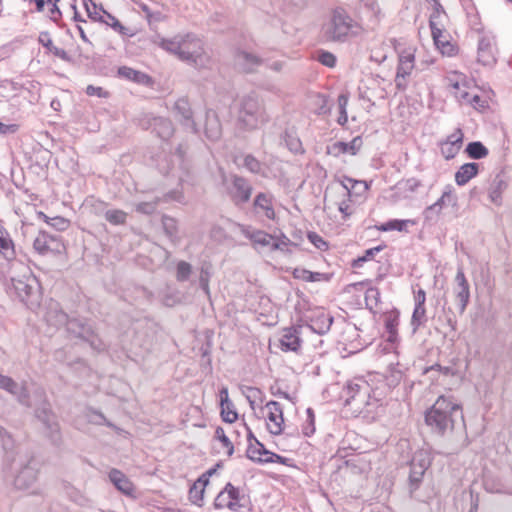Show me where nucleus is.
<instances>
[{
  "mask_svg": "<svg viewBox=\"0 0 512 512\" xmlns=\"http://www.w3.org/2000/svg\"><path fill=\"white\" fill-rule=\"evenodd\" d=\"M286 145L293 153H299L302 151V144L298 138L288 136L286 139Z\"/></svg>",
  "mask_w": 512,
  "mask_h": 512,
  "instance_id": "338daca9",
  "label": "nucleus"
},
{
  "mask_svg": "<svg viewBox=\"0 0 512 512\" xmlns=\"http://www.w3.org/2000/svg\"><path fill=\"white\" fill-rule=\"evenodd\" d=\"M431 464L430 454L426 450H418L414 453L410 464L409 480L415 488L421 482L425 471Z\"/></svg>",
  "mask_w": 512,
  "mask_h": 512,
  "instance_id": "f8f14e48",
  "label": "nucleus"
},
{
  "mask_svg": "<svg viewBox=\"0 0 512 512\" xmlns=\"http://www.w3.org/2000/svg\"><path fill=\"white\" fill-rule=\"evenodd\" d=\"M36 417L43 425V433L53 444L58 445L61 441V434L56 416L48 407L44 406L36 410Z\"/></svg>",
  "mask_w": 512,
  "mask_h": 512,
  "instance_id": "9b49d317",
  "label": "nucleus"
},
{
  "mask_svg": "<svg viewBox=\"0 0 512 512\" xmlns=\"http://www.w3.org/2000/svg\"><path fill=\"white\" fill-rule=\"evenodd\" d=\"M241 233L248 238L253 248L258 252L280 251L283 254L290 253L289 247L292 241L282 232L279 234H269L263 230L253 229L250 226L239 225Z\"/></svg>",
  "mask_w": 512,
  "mask_h": 512,
  "instance_id": "423d86ee",
  "label": "nucleus"
},
{
  "mask_svg": "<svg viewBox=\"0 0 512 512\" xmlns=\"http://www.w3.org/2000/svg\"><path fill=\"white\" fill-rule=\"evenodd\" d=\"M382 250V247L381 246H377V247H374V248H370V249H367L365 251V254L363 257H359L357 260L354 261V266H361V263L367 261V260H370L372 259V257L380 252Z\"/></svg>",
  "mask_w": 512,
  "mask_h": 512,
  "instance_id": "e2e57ef3",
  "label": "nucleus"
},
{
  "mask_svg": "<svg viewBox=\"0 0 512 512\" xmlns=\"http://www.w3.org/2000/svg\"><path fill=\"white\" fill-rule=\"evenodd\" d=\"M252 194V186L250 183L239 176H234L230 195L236 205L246 203Z\"/></svg>",
  "mask_w": 512,
  "mask_h": 512,
  "instance_id": "6ab92c4d",
  "label": "nucleus"
},
{
  "mask_svg": "<svg viewBox=\"0 0 512 512\" xmlns=\"http://www.w3.org/2000/svg\"><path fill=\"white\" fill-rule=\"evenodd\" d=\"M215 438L218 439L224 448L227 450V455L231 456L234 452V446L230 439L226 436L225 431L221 427H217L215 430Z\"/></svg>",
  "mask_w": 512,
  "mask_h": 512,
  "instance_id": "de8ad7c7",
  "label": "nucleus"
},
{
  "mask_svg": "<svg viewBox=\"0 0 512 512\" xmlns=\"http://www.w3.org/2000/svg\"><path fill=\"white\" fill-rule=\"evenodd\" d=\"M454 281L453 293L459 307V312L462 314L470 300V286L461 267L458 268Z\"/></svg>",
  "mask_w": 512,
  "mask_h": 512,
  "instance_id": "2eb2a0df",
  "label": "nucleus"
},
{
  "mask_svg": "<svg viewBox=\"0 0 512 512\" xmlns=\"http://www.w3.org/2000/svg\"><path fill=\"white\" fill-rule=\"evenodd\" d=\"M506 188H507V182L505 181L504 177L500 174H497L493 178V180L489 186L488 196H489L490 200L494 204L500 205L501 201H502V193L505 191Z\"/></svg>",
  "mask_w": 512,
  "mask_h": 512,
  "instance_id": "c756f323",
  "label": "nucleus"
},
{
  "mask_svg": "<svg viewBox=\"0 0 512 512\" xmlns=\"http://www.w3.org/2000/svg\"><path fill=\"white\" fill-rule=\"evenodd\" d=\"M237 106L238 125L244 130H256L269 121L263 100L254 92L239 98Z\"/></svg>",
  "mask_w": 512,
  "mask_h": 512,
  "instance_id": "20e7f679",
  "label": "nucleus"
},
{
  "mask_svg": "<svg viewBox=\"0 0 512 512\" xmlns=\"http://www.w3.org/2000/svg\"><path fill=\"white\" fill-rule=\"evenodd\" d=\"M0 442L4 450H10L13 448L14 441L12 436L0 426Z\"/></svg>",
  "mask_w": 512,
  "mask_h": 512,
  "instance_id": "052dcab7",
  "label": "nucleus"
},
{
  "mask_svg": "<svg viewBox=\"0 0 512 512\" xmlns=\"http://www.w3.org/2000/svg\"><path fill=\"white\" fill-rule=\"evenodd\" d=\"M162 222H163V227H164L166 233L170 237H173L177 232L175 220L170 217H164Z\"/></svg>",
  "mask_w": 512,
  "mask_h": 512,
  "instance_id": "0e129e2a",
  "label": "nucleus"
},
{
  "mask_svg": "<svg viewBox=\"0 0 512 512\" xmlns=\"http://www.w3.org/2000/svg\"><path fill=\"white\" fill-rule=\"evenodd\" d=\"M220 406H221V417H222L223 421L228 422V423H233L237 420L238 414H237L234 404L232 402L222 404Z\"/></svg>",
  "mask_w": 512,
  "mask_h": 512,
  "instance_id": "a18cd8bd",
  "label": "nucleus"
},
{
  "mask_svg": "<svg viewBox=\"0 0 512 512\" xmlns=\"http://www.w3.org/2000/svg\"><path fill=\"white\" fill-rule=\"evenodd\" d=\"M33 247L39 254L44 255L50 252H60L63 248V243L57 235L39 232L33 241Z\"/></svg>",
  "mask_w": 512,
  "mask_h": 512,
  "instance_id": "f3484780",
  "label": "nucleus"
},
{
  "mask_svg": "<svg viewBox=\"0 0 512 512\" xmlns=\"http://www.w3.org/2000/svg\"><path fill=\"white\" fill-rule=\"evenodd\" d=\"M437 49L445 56H453L457 53V47L450 41V36L446 30L440 33L432 34Z\"/></svg>",
  "mask_w": 512,
  "mask_h": 512,
  "instance_id": "b1692460",
  "label": "nucleus"
},
{
  "mask_svg": "<svg viewBox=\"0 0 512 512\" xmlns=\"http://www.w3.org/2000/svg\"><path fill=\"white\" fill-rule=\"evenodd\" d=\"M104 217L112 225H123L126 222L127 213L119 209H110L105 212Z\"/></svg>",
  "mask_w": 512,
  "mask_h": 512,
  "instance_id": "ea45409f",
  "label": "nucleus"
},
{
  "mask_svg": "<svg viewBox=\"0 0 512 512\" xmlns=\"http://www.w3.org/2000/svg\"><path fill=\"white\" fill-rule=\"evenodd\" d=\"M415 68L414 49L407 48L399 53L396 75L394 78L397 91L403 92L407 89Z\"/></svg>",
  "mask_w": 512,
  "mask_h": 512,
  "instance_id": "6e6552de",
  "label": "nucleus"
},
{
  "mask_svg": "<svg viewBox=\"0 0 512 512\" xmlns=\"http://www.w3.org/2000/svg\"><path fill=\"white\" fill-rule=\"evenodd\" d=\"M192 273V266L186 261H179L176 266V279L179 282L188 280Z\"/></svg>",
  "mask_w": 512,
  "mask_h": 512,
  "instance_id": "37998d69",
  "label": "nucleus"
},
{
  "mask_svg": "<svg viewBox=\"0 0 512 512\" xmlns=\"http://www.w3.org/2000/svg\"><path fill=\"white\" fill-rule=\"evenodd\" d=\"M56 326L65 325L67 332L74 335L76 338H80L87 343L90 347L96 351L104 349V344L100 338L95 335L92 327L78 319H68V316L60 311L56 315L54 323Z\"/></svg>",
  "mask_w": 512,
  "mask_h": 512,
  "instance_id": "0eeeda50",
  "label": "nucleus"
},
{
  "mask_svg": "<svg viewBox=\"0 0 512 512\" xmlns=\"http://www.w3.org/2000/svg\"><path fill=\"white\" fill-rule=\"evenodd\" d=\"M101 9H103V8L97 6V9L94 10L93 8H88V10L86 12L92 20L109 24L108 20L103 18V13H102Z\"/></svg>",
  "mask_w": 512,
  "mask_h": 512,
  "instance_id": "69168bd1",
  "label": "nucleus"
},
{
  "mask_svg": "<svg viewBox=\"0 0 512 512\" xmlns=\"http://www.w3.org/2000/svg\"><path fill=\"white\" fill-rule=\"evenodd\" d=\"M158 203V199L140 202L135 205V210L139 213L150 215L156 210Z\"/></svg>",
  "mask_w": 512,
  "mask_h": 512,
  "instance_id": "8fccbe9b",
  "label": "nucleus"
},
{
  "mask_svg": "<svg viewBox=\"0 0 512 512\" xmlns=\"http://www.w3.org/2000/svg\"><path fill=\"white\" fill-rule=\"evenodd\" d=\"M342 398L353 413H371L381 404L383 392L379 388H373L366 380L355 378L343 389Z\"/></svg>",
  "mask_w": 512,
  "mask_h": 512,
  "instance_id": "f03ea898",
  "label": "nucleus"
},
{
  "mask_svg": "<svg viewBox=\"0 0 512 512\" xmlns=\"http://www.w3.org/2000/svg\"><path fill=\"white\" fill-rule=\"evenodd\" d=\"M318 61L329 68H333L336 65V56L329 51H320L317 56Z\"/></svg>",
  "mask_w": 512,
  "mask_h": 512,
  "instance_id": "3c124183",
  "label": "nucleus"
},
{
  "mask_svg": "<svg viewBox=\"0 0 512 512\" xmlns=\"http://www.w3.org/2000/svg\"><path fill=\"white\" fill-rule=\"evenodd\" d=\"M0 253L7 260L14 258L15 255L12 240L3 234L0 235Z\"/></svg>",
  "mask_w": 512,
  "mask_h": 512,
  "instance_id": "79ce46f5",
  "label": "nucleus"
},
{
  "mask_svg": "<svg viewBox=\"0 0 512 512\" xmlns=\"http://www.w3.org/2000/svg\"><path fill=\"white\" fill-rule=\"evenodd\" d=\"M109 479L113 485L122 493L130 495L134 488L132 482L120 470L112 469L109 472Z\"/></svg>",
  "mask_w": 512,
  "mask_h": 512,
  "instance_id": "c85d7f7f",
  "label": "nucleus"
},
{
  "mask_svg": "<svg viewBox=\"0 0 512 512\" xmlns=\"http://www.w3.org/2000/svg\"><path fill=\"white\" fill-rule=\"evenodd\" d=\"M457 416L463 418L460 405L451 397L440 396L426 412L425 421L432 429L443 434L453 428Z\"/></svg>",
  "mask_w": 512,
  "mask_h": 512,
  "instance_id": "39448f33",
  "label": "nucleus"
},
{
  "mask_svg": "<svg viewBox=\"0 0 512 512\" xmlns=\"http://www.w3.org/2000/svg\"><path fill=\"white\" fill-rule=\"evenodd\" d=\"M214 506L217 509L228 508L231 511H238L242 507L239 490L231 483H227L225 488L215 498Z\"/></svg>",
  "mask_w": 512,
  "mask_h": 512,
  "instance_id": "4468645a",
  "label": "nucleus"
},
{
  "mask_svg": "<svg viewBox=\"0 0 512 512\" xmlns=\"http://www.w3.org/2000/svg\"><path fill=\"white\" fill-rule=\"evenodd\" d=\"M347 105H348V97L344 94H341L338 96V106H339V117H338V123L340 125H345L348 121V116H347Z\"/></svg>",
  "mask_w": 512,
  "mask_h": 512,
  "instance_id": "09e8293b",
  "label": "nucleus"
},
{
  "mask_svg": "<svg viewBox=\"0 0 512 512\" xmlns=\"http://www.w3.org/2000/svg\"><path fill=\"white\" fill-rule=\"evenodd\" d=\"M0 388L16 396L20 403L28 405L29 395L27 389L16 383L11 377L0 374Z\"/></svg>",
  "mask_w": 512,
  "mask_h": 512,
  "instance_id": "412c9836",
  "label": "nucleus"
},
{
  "mask_svg": "<svg viewBox=\"0 0 512 512\" xmlns=\"http://www.w3.org/2000/svg\"><path fill=\"white\" fill-rule=\"evenodd\" d=\"M205 134L212 141L219 139L221 136V124L213 111L206 113Z\"/></svg>",
  "mask_w": 512,
  "mask_h": 512,
  "instance_id": "2f4dec72",
  "label": "nucleus"
},
{
  "mask_svg": "<svg viewBox=\"0 0 512 512\" xmlns=\"http://www.w3.org/2000/svg\"><path fill=\"white\" fill-rule=\"evenodd\" d=\"M425 313H426L425 306L415 305L413 315H412V325H414L415 327H418L419 325H421L422 322L424 321Z\"/></svg>",
  "mask_w": 512,
  "mask_h": 512,
  "instance_id": "6e6d98bb",
  "label": "nucleus"
},
{
  "mask_svg": "<svg viewBox=\"0 0 512 512\" xmlns=\"http://www.w3.org/2000/svg\"><path fill=\"white\" fill-rule=\"evenodd\" d=\"M466 152L473 159H482L488 155V149L481 142L469 143Z\"/></svg>",
  "mask_w": 512,
  "mask_h": 512,
  "instance_id": "58836bf2",
  "label": "nucleus"
},
{
  "mask_svg": "<svg viewBox=\"0 0 512 512\" xmlns=\"http://www.w3.org/2000/svg\"><path fill=\"white\" fill-rule=\"evenodd\" d=\"M479 171V164L475 162L463 164L455 173V182L459 186L467 184Z\"/></svg>",
  "mask_w": 512,
  "mask_h": 512,
  "instance_id": "cd10ccee",
  "label": "nucleus"
},
{
  "mask_svg": "<svg viewBox=\"0 0 512 512\" xmlns=\"http://www.w3.org/2000/svg\"><path fill=\"white\" fill-rule=\"evenodd\" d=\"M307 418L302 426V432L305 436L310 437L315 432V415L311 408L306 410Z\"/></svg>",
  "mask_w": 512,
  "mask_h": 512,
  "instance_id": "49530a36",
  "label": "nucleus"
},
{
  "mask_svg": "<svg viewBox=\"0 0 512 512\" xmlns=\"http://www.w3.org/2000/svg\"><path fill=\"white\" fill-rule=\"evenodd\" d=\"M345 142L338 141L327 146V154L338 157L345 154Z\"/></svg>",
  "mask_w": 512,
  "mask_h": 512,
  "instance_id": "13d9d810",
  "label": "nucleus"
},
{
  "mask_svg": "<svg viewBox=\"0 0 512 512\" xmlns=\"http://www.w3.org/2000/svg\"><path fill=\"white\" fill-rule=\"evenodd\" d=\"M460 148L457 145L443 141L441 143V153L446 159H452L459 152Z\"/></svg>",
  "mask_w": 512,
  "mask_h": 512,
  "instance_id": "603ef678",
  "label": "nucleus"
},
{
  "mask_svg": "<svg viewBox=\"0 0 512 512\" xmlns=\"http://www.w3.org/2000/svg\"><path fill=\"white\" fill-rule=\"evenodd\" d=\"M446 206L453 208L458 207V197L455 189L451 185H447L441 197L430 206L426 207L423 211V216L426 221H434L441 214L442 209Z\"/></svg>",
  "mask_w": 512,
  "mask_h": 512,
  "instance_id": "9d476101",
  "label": "nucleus"
},
{
  "mask_svg": "<svg viewBox=\"0 0 512 512\" xmlns=\"http://www.w3.org/2000/svg\"><path fill=\"white\" fill-rule=\"evenodd\" d=\"M332 322L333 318L329 314L320 312L317 316L310 320L309 328L313 332L322 335L330 330Z\"/></svg>",
  "mask_w": 512,
  "mask_h": 512,
  "instance_id": "7c9ffc66",
  "label": "nucleus"
},
{
  "mask_svg": "<svg viewBox=\"0 0 512 512\" xmlns=\"http://www.w3.org/2000/svg\"><path fill=\"white\" fill-rule=\"evenodd\" d=\"M45 218L47 219V223L49 225H51L52 227H54L55 229H57L58 231H64L68 228L69 226V221L63 217H54V218H50L48 219L46 216Z\"/></svg>",
  "mask_w": 512,
  "mask_h": 512,
  "instance_id": "5fc2aeb1",
  "label": "nucleus"
},
{
  "mask_svg": "<svg viewBox=\"0 0 512 512\" xmlns=\"http://www.w3.org/2000/svg\"><path fill=\"white\" fill-rule=\"evenodd\" d=\"M242 427L247 432V439L250 442L247 448V457L254 462L264 463V459L268 457L270 451L266 450L263 444L254 437L251 429L245 423L242 424Z\"/></svg>",
  "mask_w": 512,
  "mask_h": 512,
  "instance_id": "aec40b11",
  "label": "nucleus"
},
{
  "mask_svg": "<svg viewBox=\"0 0 512 512\" xmlns=\"http://www.w3.org/2000/svg\"><path fill=\"white\" fill-rule=\"evenodd\" d=\"M275 198L269 192H260L255 196L253 210L257 216L265 217L268 220L276 219Z\"/></svg>",
  "mask_w": 512,
  "mask_h": 512,
  "instance_id": "dca6fc26",
  "label": "nucleus"
},
{
  "mask_svg": "<svg viewBox=\"0 0 512 512\" xmlns=\"http://www.w3.org/2000/svg\"><path fill=\"white\" fill-rule=\"evenodd\" d=\"M153 42L195 68L203 69L211 65V57L205 50L203 41L193 33L177 34L171 38L158 36Z\"/></svg>",
  "mask_w": 512,
  "mask_h": 512,
  "instance_id": "f257e3e1",
  "label": "nucleus"
},
{
  "mask_svg": "<svg viewBox=\"0 0 512 512\" xmlns=\"http://www.w3.org/2000/svg\"><path fill=\"white\" fill-rule=\"evenodd\" d=\"M446 141L449 143L457 145V147L461 148L462 141H463V133L461 129H456L452 134H450Z\"/></svg>",
  "mask_w": 512,
  "mask_h": 512,
  "instance_id": "774afa93",
  "label": "nucleus"
},
{
  "mask_svg": "<svg viewBox=\"0 0 512 512\" xmlns=\"http://www.w3.org/2000/svg\"><path fill=\"white\" fill-rule=\"evenodd\" d=\"M496 43L493 35L483 34L478 42V61L483 65L495 63Z\"/></svg>",
  "mask_w": 512,
  "mask_h": 512,
  "instance_id": "a211bd4d",
  "label": "nucleus"
},
{
  "mask_svg": "<svg viewBox=\"0 0 512 512\" xmlns=\"http://www.w3.org/2000/svg\"><path fill=\"white\" fill-rule=\"evenodd\" d=\"M118 74L137 83H144L148 79L146 74L126 66L120 67Z\"/></svg>",
  "mask_w": 512,
  "mask_h": 512,
  "instance_id": "4c0bfd02",
  "label": "nucleus"
},
{
  "mask_svg": "<svg viewBox=\"0 0 512 512\" xmlns=\"http://www.w3.org/2000/svg\"><path fill=\"white\" fill-rule=\"evenodd\" d=\"M174 109H175L176 115L179 116V118L183 122V124L185 126L191 128V130L193 132H197L195 123L192 119V112L190 109L189 102L184 98L178 99L175 102Z\"/></svg>",
  "mask_w": 512,
  "mask_h": 512,
  "instance_id": "393cba45",
  "label": "nucleus"
},
{
  "mask_svg": "<svg viewBox=\"0 0 512 512\" xmlns=\"http://www.w3.org/2000/svg\"><path fill=\"white\" fill-rule=\"evenodd\" d=\"M151 126L153 131L162 139H168L174 131L171 121L163 117L153 118Z\"/></svg>",
  "mask_w": 512,
  "mask_h": 512,
  "instance_id": "473e14b6",
  "label": "nucleus"
},
{
  "mask_svg": "<svg viewBox=\"0 0 512 512\" xmlns=\"http://www.w3.org/2000/svg\"><path fill=\"white\" fill-rule=\"evenodd\" d=\"M184 154H185V150L183 149L182 146H179L176 154L174 155V160H173V162L177 163L178 168L176 169L175 166H173L171 168V173L173 175H176L181 182L185 180V176L188 173V164L184 160Z\"/></svg>",
  "mask_w": 512,
  "mask_h": 512,
  "instance_id": "f704fd0d",
  "label": "nucleus"
},
{
  "mask_svg": "<svg viewBox=\"0 0 512 512\" xmlns=\"http://www.w3.org/2000/svg\"><path fill=\"white\" fill-rule=\"evenodd\" d=\"M362 146V139L360 137H355L349 143L345 142V153H349L351 155H355Z\"/></svg>",
  "mask_w": 512,
  "mask_h": 512,
  "instance_id": "680f3d73",
  "label": "nucleus"
},
{
  "mask_svg": "<svg viewBox=\"0 0 512 512\" xmlns=\"http://www.w3.org/2000/svg\"><path fill=\"white\" fill-rule=\"evenodd\" d=\"M260 63L259 57L246 51H239L235 56V64L245 72L253 71Z\"/></svg>",
  "mask_w": 512,
  "mask_h": 512,
  "instance_id": "bb28decb",
  "label": "nucleus"
},
{
  "mask_svg": "<svg viewBox=\"0 0 512 512\" xmlns=\"http://www.w3.org/2000/svg\"><path fill=\"white\" fill-rule=\"evenodd\" d=\"M240 162H238L239 166H243L248 171L254 174H263V165L262 163L256 159L253 155H245L242 158L239 159Z\"/></svg>",
  "mask_w": 512,
  "mask_h": 512,
  "instance_id": "c9c22d12",
  "label": "nucleus"
},
{
  "mask_svg": "<svg viewBox=\"0 0 512 512\" xmlns=\"http://www.w3.org/2000/svg\"><path fill=\"white\" fill-rule=\"evenodd\" d=\"M447 16L440 5H438L433 13L430 15L429 25L431 28V33H440L442 30H445V22Z\"/></svg>",
  "mask_w": 512,
  "mask_h": 512,
  "instance_id": "72a5a7b5",
  "label": "nucleus"
},
{
  "mask_svg": "<svg viewBox=\"0 0 512 512\" xmlns=\"http://www.w3.org/2000/svg\"><path fill=\"white\" fill-rule=\"evenodd\" d=\"M209 279H210V273H209L208 269L202 267L201 271H200L199 285L207 296H209V294H210Z\"/></svg>",
  "mask_w": 512,
  "mask_h": 512,
  "instance_id": "864d4df0",
  "label": "nucleus"
},
{
  "mask_svg": "<svg viewBox=\"0 0 512 512\" xmlns=\"http://www.w3.org/2000/svg\"><path fill=\"white\" fill-rule=\"evenodd\" d=\"M361 26L341 8L331 12L321 27V36L327 42L345 43L361 33Z\"/></svg>",
  "mask_w": 512,
  "mask_h": 512,
  "instance_id": "7ed1b4c3",
  "label": "nucleus"
},
{
  "mask_svg": "<svg viewBox=\"0 0 512 512\" xmlns=\"http://www.w3.org/2000/svg\"><path fill=\"white\" fill-rule=\"evenodd\" d=\"M15 464L19 466L14 479V486L19 490H26L36 482L38 475L37 463L34 459L18 454Z\"/></svg>",
  "mask_w": 512,
  "mask_h": 512,
  "instance_id": "1a4fd4ad",
  "label": "nucleus"
},
{
  "mask_svg": "<svg viewBox=\"0 0 512 512\" xmlns=\"http://www.w3.org/2000/svg\"><path fill=\"white\" fill-rule=\"evenodd\" d=\"M11 289L22 302H29L34 293V287L29 280L11 279Z\"/></svg>",
  "mask_w": 512,
  "mask_h": 512,
  "instance_id": "a878e982",
  "label": "nucleus"
},
{
  "mask_svg": "<svg viewBox=\"0 0 512 512\" xmlns=\"http://www.w3.org/2000/svg\"><path fill=\"white\" fill-rule=\"evenodd\" d=\"M266 412V425L268 431L273 435H280L283 432L284 418L283 409L279 402L269 401L264 406Z\"/></svg>",
  "mask_w": 512,
  "mask_h": 512,
  "instance_id": "ddd939ff",
  "label": "nucleus"
},
{
  "mask_svg": "<svg viewBox=\"0 0 512 512\" xmlns=\"http://www.w3.org/2000/svg\"><path fill=\"white\" fill-rule=\"evenodd\" d=\"M293 274L295 278L302 279L308 282L320 281L322 277V274L319 272H311L309 270L302 268H296Z\"/></svg>",
  "mask_w": 512,
  "mask_h": 512,
  "instance_id": "c03bdc74",
  "label": "nucleus"
},
{
  "mask_svg": "<svg viewBox=\"0 0 512 512\" xmlns=\"http://www.w3.org/2000/svg\"><path fill=\"white\" fill-rule=\"evenodd\" d=\"M411 224L414 225L415 222L413 220H391L386 223H384L379 229L382 231H391V230H397V231H404L407 228V225Z\"/></svg>",
  "mask_w": 512,
  "mask_h": 512,
  "instance_id": "a19ab883",
  "label": "nucleus"
},
{
  "mask_svg": "<svg viewBox=\"0 0 512 512\" xmlns=\"http://www.w3.org/2000/svg\"><path fill=\"white\" fill-rule=\"evenodd\" d=\"M308 239L319 250H326L328 248L327 242L315 232H309Z\"/></svg>",
  "mask_w": 512,
  "mask_h": 512,
  "instance_id": "bf43d9fd",
  "label": "nucleus"
},
{
  "mask_svg": "<svg viewBox=\"0 0 512 512\" xmlns=\"http://www.w3.org/2000/svg\"><path fill=\"white\" fill-rule=\"evenodd\" d=\"M447 85L453 89V94L455 98L458 100L459 94H464L469 91L470 87L466 80L465 75L459 72H451L448 73L445 78Z\"/></svg>",
  "mask_w": 512,
  "mask_h": 512,
  "instance_id": "5701e85b",
  "label": "nucleus"
},
{
  "mask_svg": "<svg viewBox=\"0 0 512 512\" xmlns=\"http://www.w3.org/2000/svg\"><path fill=\"white\" fill-rule=\"evenodd\" d=\"M379 298H380V292L377 288L371 287L366 290L365 300H366L367 305H370L371 307L373 305L376 306L379 302Z\"/></svg>",
  "mask_w": 512,
  "mask_h": 512,
  "instance_id": "4d7b16f0",
  "label": "nucleus"
},
{
  "mask_svg": "<svg viewBox=\"0 0 512 512\" xmlns=\"http://www.w3.org/2000/svg\"><path fill=\"white\" fill-rule=\"evenodd\" d=\"M351 188H353V185L351 187H349L346 182H341V189H342V194H343L344 199L341 202H339L338 210L344 215V217H347L351 214V212H350Z\"/></svg>",
  "mask_w": 512,
  "mask_h": 512,
  "instance_id": "e433bc0d",
  "label": "nucleus"
},
{
  "mask_svg": "<svg viewBox=\"0 0 512 512\" xmlns=\"http://www.w3.org/2000/svg\"><path fill=\"white\" fill-rule=\"evenodd\" d=\"M301 346V339L297 328H288L280 339V347L282 351L296 352Z\"/></svg>",
  "mask_w": 512,
  "mask_h": 512,
  "instance_id": "4be33fe9",
  "label": "nucleus"
}]
</instances>
